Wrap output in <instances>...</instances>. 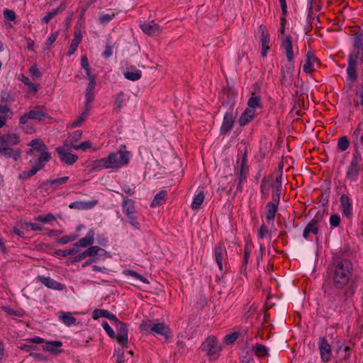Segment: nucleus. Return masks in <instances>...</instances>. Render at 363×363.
I'll list each match as a JSON object with an SVG mask.
<instances>
[{
    "instance_id": "obj_13",
    "label": "nucleus",
    "mask_w": 363,
    "mask_h": 363,
    "mask_svg": "<svg viewBox=\"0 0 363 363\" xmlns=\"http://www.w3.org/2000/svg\"><path fill=\"white\" fill-rule=\"evenodd\" d=\"M117 331L118 335H116V338L118 343L121 344L124 347H128V329L126 325L121 321H120L118 318L116 321H114L112 323Z\"/></svg>"
},
{
    "instance_id": "obj_20",
    "label": "nucleus",
    "mask_w": 363,
    "mask_h": 363,
    "mask_svg": "<svg viewBox=\"0 0 363 363\" xmlns=\"http://www.w3.org/2000/svg\"><path fill=\"white\" fill-rule=\"evenodd\" d=\"M29 164L32 167V169L28 171H24L19 174L18 178L20 179H26L32 176L35 175L38 171L42 169L45 164L39 163L35 160H30Z\"/></svg>"
},
{
    "instance_id": "obj_30",
    "label": "nucleus",
    "mask_w": 363,
    "mask_h": 363,
    "mask_svg": "<svg viewBox=\"0 0 363 363\" xmlns=\"http://www.w3.org/2000/svg\"><path fill=\"white\" fill-rule=\"evenodd\" d=\"M279 203H276L274 201L268 202L266 205V219L269 222H274L275 218L276 213L278 211V206Z\"/></svg>"
},
{
    "instance_id": "obj_10",
    "label": "nucleus",
    "mask_w": 363,
    "mask_h": 363,
    "mask_svg": "<svg viewBox=\"0 0 363 363\" xmlns=\"http://www.w3.org/2000/svg\"><path fill=\"white\" fill-rule=\"evenodd\" d=\"M352 142L354 146V155L363 153V133L362 125L359 123L352 134Z\"/></svg>"
},
{
    "instance_id": "obj_64",
    "label": "nucleus",
    "mask_w": 363,
    "mask_h": 363,
    "mask_svg": "<svg viewBox=\"0 0 363 363\" xmlns=\"http://www.w3.org/2000/svg\"><path fill=\"white\" fill-rule=\"evenodd\" d=\"M29 72L35 78H39L41 76V72L39 71L36 65H33L32 67H30V68L29 69Z\"/></svg>"
},
{
    "instance_id": "obj_25",
    "label": "nucleus",
    "mask_w": 363,
    "mask_h": 363,
    "mask_svg": "<svg viewBox=\"0 0 363 363\" xmlns=\"http://www.w3.org/2000/svg\"><path fill=\"white\" fill-rule=\"evenodd\" d=\"M69 180V177H62L55 179H48L43 182L41 187L48 190L52 187H57L65 184Z\"/></svg>"
},
{
    "instance_id": "obj_52",
    "label": "nucleus",
    "mask_w": 363,
    "mask_h": 363,
    "mask_svg": "<svg viewBox=\"0 0 363 363\" xmlns=\"http://www.w3.org/2000/svg\"><path fill=\"white\" fill-rule=\"evenodd\" d=\"M115 16L114 13H102L99 17V21L103 24H106L110 22Z\"/></svg>"
},
{
    "instance_id": "obj_31",
    "label": "nucleus",
    "mask_w": 363,
    "mask_h": 363,
    "mask_svg": "<svg viewBox=\"0 0 363 363\" xmlns=\"http://www.w3.org/2000/svg\"><path fill=\"white\" fill-rule=\"evenodd\" d=\"M294 69V67L293 64L291 63L289 65H286L284 68L281 69V72L282 84H289L292 81Z\"/></svg>"
},
{
    "instance_id": "obj_40",
    "label": "nucleus",
    "mask_w": 363,
    "mask_h": 363,
    "mask_svg": "<svg viewBox=\"0 0 363 363\" xmlns=\"http://www.w3.org/2000/svg\"><path fill=\"white\" fill-rule=\"evenodd\" d=\"M204 194L203 191H199L194 197L191 203V208L194 210L199 209L204 200Z\"/></svg>"
},
{
    "instance_id": "obj_49",
    "label": "nucleus",
    "mask_w": 363,
    "mask_h": 363,
    "mask_svg": "<svg viewBox=\"0 0 363 363\" xmlns=\"http://www.w3.org/2000/svg\"><path fill=\"white\" fill-rule=\"evenodd\" d=\"M349 144L347 138L346 136H342L338 140L337 147L340 150L345 151L348 148Z\"/></svg>"
},
{
    "instance_id": "obj_23",
    "label": "nucleus",
    "mask_w": 363,
    "mask_h": 363,
    "mask_svg": "<svg viewBox=\"0 0 363 363\" xmlns=\"http://www.w3.org/2000/svg\"><path fill=\"white\" fill-rule=\"evenodd\" d=\"M94 241V231L92 229L89 230L85 237L81 238L78 242H75L74 246L78 248L87 247L91 246Z\"/></svg>"
},
{
    "instance_id": "obj_4",
    "label": "nucleus",
    "mask_w": 363,
    "mask_h": 363,
    "mask_svg": "<svg viewBox=\"0 0 363 363\" xmlns=\"http://www.w3.org/2000/svg\"><path fill=\"white\" fill-rule=\"evenodd\" d=\"M28 145L30 147L27 152V155L31 157L30 160H35L43 164L50 160L51 154L48 151L47 145L40 139H33Z\"/></svg>"
},
{
    "instance_id": "obj_41",
    "label": "nucleus",
    "mask_w": 363,
    "mask_h": 363,
    "mask_svg": "<svg viewBox=\"0 0 363 363\" xmlns=\"http://www.w3.org/2000/svg\"><path fill=\"white\" fill-rule=\"evenodd\" d=\"M62 345L60 341H50L46 343L44 349L52 353L59 352V348Z\"/></svg>"
},
{
    "instance_id": "obj_44",
    "label": "nucleus",
    "mask_w": 363,
    "mask_h": 363,
    "mask_svg": "<svg viewBox=\"0 0 363 363\" xmlns=\"http://www.w3.org/2000/svg\"><path fill=\"white\" fill-rule=\"evenodd\" d=\"M126 97L123 91H120L116 97L114 105L116 108L121 110L125 104Z\"/></svg>"
},
{
    "instance_id": "obj_8",
    "label": "nucleus",
    "mask_w": 363,
    "mask_h": 363,
    "mask_svg": "<svg viewBox=\"0 0 363 363\" xmlns=\"http://www.w3.org/2000/svg\"><path fill=\"white\" fill-rule=\"evenodd\" d=\"M323 296L324 298L327 300L328 304L329 307H338L342 305V302H347V301L345 300L344 292L337 293L333 291L330 289H327L326 286H323Z\"/></svg>"
},
{
    "instance_id": "obj_35",
    "label": "nucleus",
    "mask_w": 363,
    "mask_h": 363,
    "mask_svg": "<svg viewBox=\"0 0 363 363\" xmlns=\"http://www.w3.org/2000/svg\"><path fill=\"white\" fill-rule=\"evenodd\" d=\"M58 317L67 326H70L76 323V318L69 312H60Z\"/></svg>"
},
{
    "instance_id": "obj_5",
    "label": "nucleus",
    "mask_w": 363,
    "mask_h": 363,
    "mask_svg": "<svg viewBox=\"0 0 363 363\" xmlns=\"http://www.w3.org/2000/svg\"><path fill=\"white\" fill-rule=\"evenodd\" d=\"M201 349L210 360H216L220 356L222 346L216 337L208 336L202 343Z\"/></svg>"
},
{
    "instance_id": "obj_50",
    "label": "nucleus",
    "mask_w": 363,
    "mask_h": 363,
    "mask_svg": "<svg viewBox=\"0 0 363 363\" xmlns=\"http://www.w3.org/2000/svg\"><path fill=\"white\" fill-rule=\"evenodd\" d=\"M91 143L89 140L84 141L81 143L79 145H72V148H74L75 150H82L86 151L88 149L91 148Z\"/></svg>"
},
{
    "instance_id": "obj_57",
    "label": "nucleus",
    "mask_w": 363,
    "mask_h": 363,
    "mask_svg": "<svg viewBox=\"0 0 363 363\" xmlns=\"http://www.w3.org/2000/svg\"><path fill=\"white\" fill-rule=\"evenodd\" d=\"M238 337V333H233L231 334H228L225 336L224 337V342L227 345H230L233 343Z\"/></svg>"
},
{
    "instance_id": "obj_58",
    "label": "nucleus",
    "mask_w": 363,
    "mask_h": 363,
    "mask_svg": "<svg viewBox=\"0 0 363 363\" xmlns=\"http://www.w3.org/2000/svg\"><path fill=\"white\" fill-rule=\"evenodd\" d=\"M77 235H74L63 236L58 240V242L62 245H65L69 242H72V241L75 240L77 239Z\"/></svg>"
},
{
    "instance_id": "obj_63",
    "label": "nucleus",
    "mask_w": 363,
    "mask_h": 363,
    "mask_svg": "<svg viewBox=\"0 0 363 363\" xmlns=\"http://www.w3.org/2000/svg\"><path fill=\"white\" fill-rule=\"evenodd\" d=\"M113 55V48L111 44H106L105 50L102 53L104 58H109Z\"/></svg>"
},
{
    "instance_id": "obj_34",
    "label": "nucleus",
    "mask_w": 363,
    "mask_h": 363,
    "mask_svg": "<svg viewBox=\"0 0 363 363\" xmlns=\"http://www.w3.org/2000/svg\"><path fill=\"white\" fill-rule=\"evenodd\" d=\"M123 74L125 79L130 81H138L142 77L141 71L135 67H131L130 69H127Z\"/></svg>"
},
{
    "instance_id": "obj_60",
    "label": "nucleus",
    "mask_w": 363,
    "mask_h": 363,
    "mask_svg": "<svg viewBox=\"0 0 363 363\" xmlns=\"http://www.w3.org/2000/svg\"><path fill=\"white\" fill-rule=\"evenodd\" d=\"M330 224L332 227L335 228L340 225V218L338 214H333L330 218Z\"/></svg>"
},
{
    "instance_id": "obj_3",
    "label": "nucleus",
    "mask_w": 363,
    "mask_h": 363,
    "mask_svg": "<svg viewBox=\"0 0 363 363\" xmlns=\"http://www.w3.org/2000/svg\"><path fill=\"white\" fill-rule=\"evenodd\" d=\"M19 142V137L16 134H4L0 140V157L17 161L21 157V150L18 147L13 148L12 146L18 145Z\"/></svg>"
},
{
    "instance_id": "obj_28",
    "label": "nucleus",
    "mask_w": 363,
    "mask_h": 363,
    "mask_svg": "<svg viewBox=\"0 0 363 363\" xmlns=\"http://www.w3.org/2000/svg\"><path fill=\"white\" fill-rule=\"evenodd\" d=\"M340 201L343 213L347 217H350L352 213V206L350 198L347 194H342Z\"/></svg>"
},
{
    "instance_id": "obj_47",
    "label": "nucleus",
    "mask_w": 363,
    "mask_h": 363,
    "mask_svg": "<svg viewBox=\"0 0 363 363\" xmlns=\"http://www.w3.org/2000/svg\"><path fill=\"white\" fill-rule=\"evenodd\" d=\"M104 250L98 246H89L86 250V257H94L97 255H99L100 252H104Z\"/></svg>"
},
{
    "instance_id": "obj_26",
    "label": "nucleus",
    "mask_w": 363,
    "mask_h": 363,
    "mask_svg": "<svg viewBox=\"0 0 363 363\" xmlns=\"http://www.w3.org/2000/svg\"><path fill=\"white\" fill-rule=\"evenodd\" d=\"M247 155L245 154L241 160L240 164V169L238 172V179L240 180V182H246L247 178L248 176V167L247 165Z\"/></svg>"
},
{
    "instance_id": "obj_12",
    "label": "nucleus",
    "mask_w": 363,
    "mask_h": 363,
    "mask_svg": "<svg viewBox=\"0 0 363 363\" xmlns=\"http://www.w3.org/2000/svg\"><path fill=\"white\" fill-rule=\"evenodd\" d=\"M48 115L46 113L43 111L40 107H37L33 110L25 113L19 119V123L21 125H25L28 123L29 119L42 121L47 118Z\"/></svg>"
},
{
    "instance_id": "obj_16",
    "label": "nucleus",
    "mask_w": 363,
    "mask_h": 363,
    "mask_svg": "<svg viewBox=\"0 0 363 363\" xmlns=\"http://www.w3.org/2000/svg\"><path fill=\"white\" fill-rule=\"evenodd\" d=\"M140 28L148 35H155L161 33V28L159 24L153 21H144L140 22Z\"/></svg>"
},
{
    "instance_id": "obj_29",
    "label": "nucleus",
    "mask_w": 363,
    "mask_h": 363,
    "mask_svg": "<svg viewBox=\"0 0 363 363\" xmlns=\"http://www.w3.org/2000/svg\"><path fill=\"white\" fill-rule=\"evenodd\" d=\"M282 46L285 50L287 60L291 63L294 57L291 36H286L284 38L282 41Z\"/></svg>"
},
{
    "instance_id": "obj_36",
    "label": "nucleus",
    "mask_w": 363,
    "mask_h": 363,
    "mask_svg": "<svg viewBox=\"0 0 363 363\" xmlns=\"http://www.w3.org/2000/svg\"><path fill=\"white\" fill-rule=\"evenodd\" d=\"M65 9V4H62L57 9H53L51 11L48 12L43 18L42 21L45 23H48L51 19H52L57 14L62 13Z\"/></svg>"
},
{
    "instance_id": "obj_19",
    "label": "nucleus",
    "mask_w": 363,
    "mask_h": 363,
    "mask_svg": "<svg viewBox=\"0 0 363 363\" xmlns=\"http://www.w3.org/2000/svg\"><path fill=\"white\" fill-rule=\"evenodd\" d=\"M214 257L215 260L219 267V269L223 270V262L227 259V250L224 245L218 244L214 247Z\"/></svg>"
},
{
    "instance_id": "obj_55",
    "label": "nucleus",
    "mask_w": 363,
    "mask_h": 363,
    "mask_svg": "<svg viewBox=\"0 0 363 363\" xmlns=\"http://www.w3.org/2000/svg\"><path fill=\"white\" fill-rule=\"evenodd\" d=\"M269 235V232L268 230V228L264 225H262L257 232V236L259 239H263L264 238L267 237Z\"/></svg>"
},
{
    "instance_id": "obj_59",
    "label": "nucleus",
    "mask_w": 363,
    "mask_h": 363,
    "mask_svg": "<svg viewBox=\"0 0 363 363\" xmlns=\"http://www.w3.org/2000/svg\"><path fill=\"white\" fill-rule=\"evenodd\" d=\"M4 16L6 19L10 21H13L16 19V13L13 10L5 9L4 11Z\"/></svg>"
},
{
    "instance_id": "obj_24",
    "label": "nucleus",
    "mask_w": 363,
    "mask_h": 363,
    "mask_svg": "<svg viewBox=\"0 0 363 363\" xmlns=\"http://www.w3.org/2000/svg\"><path fill=\"white\" fill-rule=\"evenodd\" d=\"M259 31L261 33V43H262V52L261 55L262 57H266L267 55V51L269 49V35L267 33L265 32V28L264 26H260Z\"/></svg>"
},
{
    "instance_id": "obj_54",
    "label": "nucleus",
    "mask_w": 363,
    "mask_h": 363,
    "mask_svg": "<svg viewBox=\"0 0 363 363\" xmlns=\"http://www.w3.org/2000/svg\"><path fill=\"white\" fill-rule=\"evenodd\" d=\"M101 326L110 337L113 338L116 337V333H115L114 330L112 329V328L109 325V324L106 321H104L101 323Z\"/></svg>"
},
{
    "instance_id": "obj_27",
    "label": "nucleus",
    "mask_w": 363,
    "mask_h": 363,
    "mask_svg": "<svg viewBox=\"0 0 363 363\" xmlns=\"http://www.w3.org/2000/svg\"><path fill=\"white\" fill-rule=\"evenodd\" d=\"M256 111L251 108H246L241 114L238 123L240 126H245L252 121L255 117Z\"/></svg>"
},
{
    "instance_id": "obj_42",
    "label": "nucleus",
    "mask_w": 363,
    "mask_h": 363,
    "mask_svg": "<svg viewBox=\"0 0 363 363\" xmlns=\"http://www.w3.org/2000/svg\"><path fill=\"white\" fill-rule=\"evenodd\" d=\"M252 351L259 357H262L268 355L267 348L262 345L256 344L255 345H253Z\"/></svg>"
},
{
    "instance_id": "obj_37",
    "label": "nucleus",
    "mask_w": 363,
    "mask_h": 363,
    "mask_svg": "<svg viewBox=\"0 0 363 363\" xmlns=\"http://www.w3.org/2000/svg\"><path fill=\"white\" fill-rule=\"evenodd\" d=\"M95 82H89L86 91L85 106H91L90 104L94 99Z\"/></svg>"
},
{
    "instance_id": "obj_7",
    "label": "nucleus",
    "mask_w": 363,
    "mask_h": 363,
    "mask_svg": "<svg viewBox=\"0 0 363 363\" xmlns=\"http://www.w3.org/2000/svg\"><path fill=\"white\" fill-rule=\"evenodd\" d=\"M143 326L145 330L150 331L154 335H162L165 338H168L170 335V330L164 323H154L148 321L144 323Z\"/></svg>"
},
{
    "instance_id": "obj_45",
    "label": "nucleus",
    "mask_w": 363,
    "mask_h": 363,
    "mask_svg": "<svg viewBox=\"0 0 363 363\" xmlns=\"http://www.w3.org/2000/svg\"><path fill=\"white\" fill-rule=\"evenodd\" d=\"M78 252V248L73 247L70 249L57 250L55 254L58 257H65L69 255H72Z\"/></svg>"
},
{
    "instance_id": "obj_39",
    "label": "nucleus",
    "mask_w": 363,
    "mask_h": 363,
    "mask_svg": "<svg viewBox=\"0 0 363 363\" xmlns=\"http://www.w3.org/2000/svg\"><path fill=\"white\" fill-rule=\"evenodd\" d=\"M91 110V106H85L84 111L81 113V115L74 121L71 125L72 128H76L81 125V124L85 121L86 118L89 111Z\"/></svg>"
},
{
    "instance_id": "obj_21",
    "label": "nucleus",
    "mask_w": 363,
    "mask_h": 363,
    "mask_svg": "<svg viewBox=\"0 0 363 363\" xmlns=\"http://www.w3.org/2000/svg\"><path fill=\"white\" fill-rule=\"evenodd\" d=\"M321 216L316 215L306 226L303 233V237L307 239L310 233L318 234L319 228L318 223L320 220Z\"/></svg>"
},
{
    "instance_id": "obj_43",
    "label": "nucleus",
    "mask_w": 363,
    "mask_h": 363,
    "mask_svg": "<svg viewBox=\"0 0 363 363\" xmlns=\"http://www.w3.org/2000/svg\"><path fill=\"white\" fill-rule=\"evenodd\" d=\"M247 108L255 110L256 108L261 107V99L259 96L252 94L247 101Z\"/></svg>"
},
{
    "instance_id": "obj_38",
    "label": "nucleus",
    "mask_w": 363,
    "mask_h": 363,
    "mask_svg": "<svg viewBox=\"0 0 363 363\" xmlns=\"http://www.w3.org/2000/svg\"><path fill=\"white\" fill-rule=\"evenodd\" d=\"M82 40V36L79 33H75L74 39L72 40L69 48L67 52V55L72 56L77 50L79 44Z\"/></svg>"
},
{
    "instance_id": "obj_9",
    "label": "nucleus",
    "mask_w": 363,
    "mask_h": 363,
    "mask_svg": "<svg viewBox=\"0 0 363 363\" xmlns=\"http://www.w3.org/2000/svg\"><path fill=\"white\" fill-rule=\"evenodd\" d=\"M70 150L71 146L68 144H65L56 148V152L60 160L68 165L73 164L78 159V156L71 153Z\"/></svg>"
},
{
    "instance_id": "obj_32",
    "label": "nucleus",
    "mask_w": 363,
    "mask_h": 363,
    "mask_svg": "<svg viewBox=\"0 0 363 363\" xmlns=\"http://www.w3.org/2000/svg\"><path fill=\"white\" fill-rule=\"evenodd\" d=\"M123 212L125 216L129 214H135V203L133 200L128 197H123V201L121 203Z\"/></svg>"
},
{
    "instance_id": "obj_51",
    "label": "nucleus",
    "mask_w": 363,
    "mask_h": 363,
    "mask_svg": "<svg viewBox=\"0 0 363 363\" xmlns=\"http://www.w3.org/2000/svg\"><path fill=\"white\" fill-rule=\"evenodd\" d=\"M252 251V243H246L244 250L243 264L247 265Z\"/></svg>"
},
{
    "instance_id": "obj_17",
    "label": "nucleus",
    "mask_w": 363,
    "mask_h": 363,
    "mask_svg": "<svg viewBox=\"0 0 363 363\" xmlns=\"http://www.w3.org/2000/svg\"><path fill=\"white\" fill-rule=\"evenodd\" d=\"M354 50L350 55H357L363 61V30L354 35L353 37Z\"/></svg>"
},
{
    "instance_id": "obj_1",
    "label": "nucleus",
    "mask_w": 363,
    "mask_h": 363,
    "mask_svg": "<svg viewBox=\"0 0 363 363\" xmlns=\"http://www.w3.org/2000/svg\"><path fill=\"white\" fill-rule=\"evenodd\" d=\"M327 275L333 289L344 290L345 301L352 298L356 292L357 286L354 277V267L348 259L335 260L328 268Z\"/></svg>"
},
{
    "instance_id": "obj_22",
    "label": "nucleus",
    "mask_w": 363,
    "mask_h": 363,
    "mask_svg": "<svg viewBox=\"0 0 363 363\" xmlns=\"http://www.w3.org/2000/svg\"><path fill=\"white\" fill-rule=\"evenodd\" d=\"M318 64V60L311 51H308L306 55V62L303 65V70L306 73H311L315 70L314 65Z\"/></svg>"
},
{
    "instance_id": "obj_2",
    "label": "nucleus",
    "mask_w": 363,
    "mask_h": 363,
    "mask_svg": "<svg viewBox=\"0 0 363 363\" xmlns=\"http://www.w3.org/2000/svg\"><path fill=\"white\" fill-rule=\"evenodd\" d=\"M130 152L122 147L117 152H111L108 157L93 162L92 168L96 171L104 169H118L126 165L130 161Z\"/></svg>"
},
{
    "instance_id": "obj_33",
    "label": "nucleus",
    "mask_w": 363,
    "mask_h": 363,
    "mask_svg": "<svg viewBox=\"0 0 363 363\" xmlns=\"http://www.w3.org/2000/svg\"><path fill=\"white\" fill-rule=\"evenodd\" d=\"M92 317L94 319H98L104 317L111 320L112 323L114 321H116L117 319V317L114 314L104 309H95L93 311Z\"/></svg>"
},
{
    "instance_id": "obj_14",
    "label": "nucleus",
    "mask_w": 363,
    "mask_h": 363,
    "mask_svg": "<svg viewBox=\"0 0 363 363\" xmlns=\"http://www.w3.org/2000/svg\"><path fill=\"white\" fill-rule=\"evenodd\" d=\"M360 57H357V55H350L347 60V75L351 82L350 86L357 78V60Z\"/></svg>"
},
{
    "instance_id": "obj_46",
    "label": "nucleus",
    "mask_w": 363,
    "mask_h": 363,
    "mask_svg": "<svg viewBox=\"0 0 363 363\" xmlns=\"http://www.w3.org/2000/svg\"><path fill=\"white\" fill-rule=\"evenodd\" d=\"M165 195L166 192L164 191L157 194L151 203V207H155L157 206L161 205L164 199Z\"/></svg>"
},
{
    "instance_id": "obj_11",
    "label": "nucleus",
    "mask_w": 363,
    "mask_h": 363,
    "mask_svg": "<svg viewBox=\"0 0 363 363\" xmlns=\"http://www.w3.org/2000/svg\"><path fill=\"white\" fill-rule=\"evenodd\" d=\"M238 113L234 111L233 108H230L224 115L222 125L220 126V133L227 135L230 133L235 121L237 118Z\"/></svg>"
},
{
    "instance_id": "obj_56",
    "label": "nucleus",
    "mask_w": 363,
    "mask_h": 363,
    "mask_svg": "<svg viewBox=\"0 0 363 363\" xmlns=\"http://www.w3.org/2000/svg\"><path fill=\"white\" fill-rule=\"evenodd\" d=\"M272 201L276 203H279L281 188L277 189L275 188V185H272Z\"/></svg>"
},
{
    "instance_id": "obj_15",
    "label": "nucleus",
    "mask_w": 363,
    "mask_h": 363,
    "mask_svg": "<svg viewBox=\"0 0 363 363\" xmlns=\"http://www.w3.org/2000/svg\"><path fill=\"white\" fill-rule=\"evenodd\" d=\"M318 349L321 360L323 362H328L330 360L332 350L325 337H320L318 340Z\"/></svg>"
},
{
    "instance_id": "obj_61",
    "label": "nucleus",
    "mask_w": 363,
    "mask_h": 363,
    "mask_svg": "<svg viewBox=\"0 0 363 363\" xmlns=\"http://www.w3.org/2000/svg\"><path fill=\"white\" fill-rule=\"evenodd\" d=\"M128 274L129 276L132 277L133 278H135L136 279L141 281L143 283H148L146 278L143 277V276L140 275L139 274H138L137 272H135L134 271H132V270L128 271Z\"/></svg>"
},
{
    "instance_id": "obj_48",
    "label": "nucleus",
    "mask_w": 363,
    "mask_h": 363,
    "mask_svg": "<svg viewBox=\"0 0 363 363\" xmlns=\"http://www.w3.org/2000/svg\"><path fill=\"white\" fill-rule=\"evenodd\" d=\"M55 216L52 213H48L45 216H38L35 218V220L38 222H42L44 223H48L51 221L55 220Z\"/></svg>"
},
{
    "instance_id": "obj_62",
    "label": "nucleus",
    "mask_w": 363,
    "mask_h": 363,
    "mask_svg": "<svg viewBox=\"0 0 363 363\" xmlns=\"http://www.w3.org/2000/svg\"><path fill=\"white\" fill-rule=\"evenodd\" d=\"M24 227L27 229L30 228L33 231H40L43 229V228L41 226H40L39 225H38L36 223H28V222L24 223Z\"/></svg>"
},
{
    "instance_id": "obj_18",
    "label": "nucleus",
    "mask_w": 363,
    "mask_h": 363,
    "mask_svg": "<svg viewBox=\"0 0 363 363\" xmlns=\"http://www.w3.org/2000/svg\"><path fill=\"white\" fill-rule=\"evenodd\" d=\"M37 279L48 289L57 291H62L65 289V286L64 284L55 281L49 277L40 275L37 277Z\"/></svg>"
},
{
    "instance_id": "obj_6",
    "label": "nucleus",
    "mask_w": 363,
    "mask_h": 363,
    "mask_svg": "<svg viewBox=\"0 0 363 363\" xmlns=\"http://www.w3.org/2000/svg\"><path fill=\"white\" fill-rule=\"evenodd\" d=\"M363 169L362 157L361 155H352L350 164L347 167L345 176L350 182H356L358 179L360 170Z\"/></svg>"
},
{
    "instance_id": "obj_53",
    "label": "nucleus",
    "mask_w": 363,
    "mask_h": 363,
    "mask_svg": "<svg viewBox=\"0 0 363 363\" xmlns=\"http://www.w3.org/2000/svg\"><path fill=\"white\" fill-rule=\"evenodd\" d=\"M128 223L135 228L138 229L140 228V223L138 220L137 217L135 214H129L125 216Z\"/></svg>"
}]
</instances>
